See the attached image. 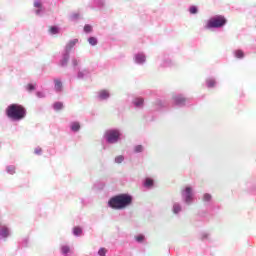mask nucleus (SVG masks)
Segmentation results:
<instances>
[{"mask_svg": "<svg viewBox=\"0 0 256 256\" xmlns=\"http://www.w3.org/2000/svg\"><path fill=\"white\" fill-rule=\"evenodd\" d=\"M6 115L12 121H22V119L27 117V109L21 104H10L6 108Z\"/></svg>", "mask_w": 256, "mask_h": 256, "instance_id": "f257e3e1", "label": "nucleus"}, {"mask_svg": "<svg viewBox=\"0 0 256 256\" xmlns=\"http://www.w3.org/2000/svg\"><path fill=\"white\" fill-rule=\"evenodd\" d=\"M133 198L127 194H120L109 200V206L112 209H125L128 205H131Z\"/></svg>", "mask_w": 256, "mask_h": 256, "instance_id": "f03ea898", "label": "nucleus"}, {"mask_svg": "<svg viewBox=\"0 0 256 256\" xmlns=\"http://www.w3.org/2000/svg\"><path fill=\"white\" fill-rule=\"evenodd\" d=\"M226 24H227V18H225V16L218 15L210 18L206 22V25L204 27L205 29H219Z\"/></svg>", "mask_w": 256, "mask_h": 256, "instance_id": "7ed1b4c3", "label": "nucleus"}, {"mask_svg": "<svg viewBox=\"0 0 256 256\" xmlns=\"http://www.w3.org/2000/svg\"><path fill=\"white\" fill-rule=\"evenodd\" d=\"M106 141L109 143H117L119 141V137H121V133L118 130H108L105 133Z\"/></svg>", "mask_w": 256, "mask_h": 256, "instance_id": "20e7f679", "label": "nucleus"}, {"mask_svg": "<svg viewBox=\"0 0 256 256\" xmlns=\"http://www.w3.org/2000/svg\"><path fill=\"white\" fill-rule=\"evenodd\" d=\"M182 195L186 201V203H191L193 200V189L191 187H186L185 190L182 192Z\"/></svg>", "mask_w": 256, "mask_h": 256, "instance_id": "39448f33", "label": "nucleus"}, {"mask_svg": "<svg viewBox=\"0 0 256 256\" xmlns=\"http://www.w3.org/2000/svg\"><path fill=\"white\" fill-rule=\"evenodd\" d=\"M174 101H175L176 105H183V103H185V101H187V99L181 95H178V96L174 97Z\"/></svg>", "mask_w": 256, "mask_h": 256, "instance_id": "423d86ee", "label": "nucleus"}, {"mask_svg": "<svg viewBox=\"0 0 256 256\" xmlns=\"http://www.w3.org/2000/svg\"><path fill=\"white\" fill-rule=\"evenodd\" d=\"M55 83V91L61 92L63 91V82L61 80H54Z\"/></svg>", "mask_w": 256, "mask_h": 256, "instance_id": "0eeeda50", "label": "nucleus"}, {"mask_svg": "<svg viewBox=\"0 0 256 256\" xmlns=\"http://www.w3.org/2000/svg\"><path fill=\"white\" fill-rule=\"evenodd\" d=\"M0 237H9V229L7 227L3 226L2 228H0Z\"/></svg>", "mask_w": 256, "mask_h": 256, "instance_id": "6e6552de", "label": "nucleus"}, {"mask_svg": "<svg viewBox=\"0 0 256 256\" xmlns=\"http://www.w3.org/2000/svg\"><path fill=\"white\" fill-rule=\"evenodd\" d=\"M79 129H81V124H79V122H72L71 123V130L74 132L79 131Z\"/></svg>", "mask_w": 256, "mask_h": 256, "instance_id": "1a4fd4ad", "label": "nucleus"}, {"mask_svg": "<svg viewBox=\"0 0 256 256\" xmlns=\"http://www.w3.org/2000/svg\"><path fill=\"white\" fill-rule=\"evenodd\" d=\"M100 99H109V92L107 90H101L99 92Z\"/></svg>", "mask_w": 256, "mask_h": 256, "instance_id": "9d476101", "label": "nucleus"}, {"mask_svg": "<svg viewBox=\"0 0 256 256\" xmlns=\"http://www.w3.org/2000/svg\"><path fill=\"white\" fill-rule=\"evenodd\" d=\"M78 41H79V40H77V39H74V40L70 41V42L67 44V46H66L67 51H71V49H73V46H74V45H77V42H78Z\"/></svg>", "mask_w": 256, "mask_h": 256, "instance_id": "9b49d317", "label": "nucleus"}, {"mask_svg": "<svg viewBox=\"0 0 256 256\" xmlns=\"http://www.w3.org/2000/svg\"><path fill=\"white\" fill-rule=\"evenodd\" d=\"M234 55L237 59H243V57H245V53H243L242 50H236Z\"/></svg>", "mask_w": 256, "mask_h": 256, "instance_id": "f8f14e48", "label": "nucleus"}, {"mask_svg": "<svg viewBox=\"0 0 256 256\" xmlns=\"http://www.w3.org/2000/svg\"><path fill=\"white\" fill-rule=\"evenodd\" d=\"M136 63H145V55L143 54L136 55Z\"/></svg>", "mask_w": 256, "mask_h": 256, "instance_id": "ddd939ff", "label": "nucleus"}, {"mask_svg": "<svg viewBox=\"0 0 256 256\" xmlns=\"http://www.w3.org/2000/svg\"><path fill=\"white\" fill-rule=\"evenodd\" d=\"M49 31L52 35H57V33H59V28H57L56 26H51L49 28Z\"/></svg>", "mask_w": 256, "mask_h": 256, "instance_id": "4468645a", "label": "nucleus"}, {"mask_svg": "<svg viewBox=\"0 0 256 256\" xmlns=\"http://www.w3.org/2000/svg\"><path fill=\"white\" fill-rule=\"evenodd\" d=\"M134 105H135L136 107H141V105H143V98H136V99L134 100Z\"/></svg>", "mask_w": 256, "mask_h": 256, "instance_id": "2eb2a0df", "label": "nucleus"}, {"mask_svg": "<svg viewBox=\"0 0 256 256\" xmlns=\"http://www.w3.org/2000/svg\"><path fill=\"white\" fill-rule=\"evenodd\" d=\"M54 109L55 111H61V109H63V104L61 102L54 103Z\"/></svg>", "mask_w": 256, "mask_h": 256, "instance_id": "dca6fc26", "label": "nucleus"}, {"mask_svg": "<svg viewBox=\"0 0 256 256\" xmlns=\"http://www.w3.org/2000/svg\"><path fill=\"white\" fill-rule=\"evenodd\" d=\"M34 7H36L37 9H43V4L41 3V0H35Z\"/></svg>", "mask_w": 256, "mask_h": 256, "instance_id": "f3484780", "label": "nucleus"}, {"mask_svg": "<svg viewBox=\"0 0 256 256\" xmlns=\"http://www.w3.org/2000/svg\"><path fill=\"white\" fill-rule=\"evenodd\" d=\"M73 233H74V235L79 236V235H81V233H83V230L80 227H75L73 229Z\"/></svg>", "mask_w": 256, "mask_h": 256, "instance_id": "a211bd4d", "label": "nucleus"}, {"mask_svg": "<svg viewBox=\"0 0 256 256\" xmlns=\"http://www.w3.org/2000/svg\"><path fill=\"white\" fill-rule=\"evenodd\" d=\"M144 185H145L146 187H153V179L147 178V179L145 180Z\"/></svg>", "mask_w": 256, "mask_h": 256, "instance_id": "6ab92c4d", "label": "nucleus"}, {"mask_svg": "<svg viewBox=\"0 0 256 256\" xmlns=\"http://www.w3.org/2000/svg\"><path fill=\"white\" fill-rule=\"evenodd\" d=\"M61 251L64 255H67V253H69L71 249L69 248V246H62Z\"/></svg>", "mask_w": 256, "mask_h": 256, "instance_id": "aec40b11", "label": "nucleus"}, {"mask_svg": "<svg viewBox=\"0 0 256 256\" xmlns=\"http://www.w3.org/2000/svg\"><path fill=\"white\" fill-rule=\"evenodd\" d=\"M88 42H89L90 45L95 46V45H97V38H95V37H90V38L88 39Z\"/></svg>", "mask_w": 256, "mask_h": 256, "instance_id": "412c9836", "label": "nucleus"}, {"mask_svg": "<svg viewBox=\"0 0 256 256\" xmlns=\"http://www.w3.org/2000/svg\"><path fill=\"white\" fill-rule=\"evenodd\" d=\"M181 211V206L179 204H175L173 206V213L177 214Z\"/></svg>", "mask_w": 256, "mask_h": 256, "instance_id": "4be33fe9", "label": "nucleus"}, {"mask_svg": "<svg viewBox=\"0 0 256 256\" xmlns=\"http://www.w3.org/2000/svg\"><path fill=\"white\" fill-rule=\"evenodd\" d=\"M85 33H91L93 31V27L91 25L84 26Z\"/></svg>", "mask_w": 256, "mask_h": 256, "instance_id": "5701e85b", "label": "nucleus"}, {"mask_svg": "<svg viewBox=\"0 0 256 256\" xmlns=\"http://www.w3.org/2000/svg\"><path fill=\"white\" fill-rule=\"evenodd\" d=\"M69 62V56H65L62 61H61V66L65 67V65H67V63Z\"/></svg>", "mask_w": 256, "mask_h": 256, "instance_id": "b1692460", "label": "nucleus"}, {"mask_svg": "<svg viewBox=\"0 0 256 256\" xmlns=\"http://www.w3.org/2000/svg\"><path fill=\"white\" fill-rule=\"evenodd\" d=\"M206 83H207V87H215L214 79H208Z\"/></svg>", "mask_w": 256, "mask_h": 256, "instance_id": "393cba45", "label": "nucleus"}, {"mask_svg": "<svg viewBox=\"0 0 256 256\" xmlns=\"http://www.w3.org/2000/svg\"><path fill=\"white\" fill-rule=\"evenodd\" d=\"M135 153H141L143 151V146L142 145H137L134 147Z\"/></svg>", "mask_w": 256, "mask_h": 256, "instance_id": "a878e982", "label": "nucleus"}, {"mask_svg": "<svg viewBox=\"0 0 256 256\" xmlns=\"http://www.w3.org/2000/svg\"><path fill=\"white\" fill-rule=\"evenodd\" d=\"M136 241H138V243H143V241H145V236L143 235H138L135 237Z\"/></svg>", "mask_w": 256, "mask_h": 256, "instance_id": "bb28decb", "label": "nucleus"}, {"mask_svg": "<svg viewBox=\"0 0 256 256\" xmlns=\"http://www.w3.org/2000/svg\"><path fill=\"white\" fill-rule=\"evenodd\" d=\"M124 160L125 158L120 155L115 158V163H123Z\"/></svg>", "mask_w": 256, "mask_h": 256, "instance_id": "cd10ccee", "label": "nucleus"}, {"mask_svg": "<svg viewBox=\"0 0 256 256\" xmlns=\"http://www.w3.org/2000/svg\"><path fill=\"white\" fill-rule=\"evenodd\" d=\"M98 254L100 256H105L107 254V249L105 248H100L99 251H98Z\"/></svg>", "mask_w": 256, "mask_h": 256, "instance_id": "c85d7f7f", "label": "nucleus"}, {"mask_svg": "<svg viewBox=\"0 0 256 256\" xmlns=\"http://www.w3.org/2000/svg\"><path fill=\"white\" fill-rule=\"evenodd\" d=\"M26 89H27V91H35V85H33V84H28V85L26 86Z\"/></svg>", "mask_w": 256, "mask_h": 256, "instance_id": "c756f323", "label": "nucleus"}, {"mask_svg": "<svg viewBox=\"0 0 256 256\" xmlns=\"http://www.w3.org/2000/svg\"><path fill=\"white\" fill-rule=\"evenodd\" d=\"M197 7H195V6H191L190 7V13L192 14V15H195L196 13H197Z\"/></svg>", "mask_w": 256, "mask_h": 256, "instance_id": "7c9ffc66", "label": "nucleus"}, {"mask_svg": "<svg viewBox=\"0 0 256 256\" xmlns=\"http://www.w3.org/2000/svg\"><path fill=\"white\" fill-rule=\"evenodd\" d=\"M211 194H204L203 201H211Z\"/></svg>", "mask_w": 256, "mask_h": 256, "instance_id": "2f4dec72", "label": "nucleus"}, {"mask_svg": "<svg viewBox=\"0 0 256 256\" xmlns=\"http://www.w3.org/2000/svg\"><path fill=\"white\" fill-rule=\"evenodd\" d=\"M8 173H10L11 175H13V173H15V167H13V166L8 167Z\"/></svg>", "mask_w": 256, "mask_h": 256, "instance_id": "473e14b6", "label": "nucleus"}, {"mask_svg": "<svg viewBox=\"0 0 256 256\" xmlns=\"http://www.w3.org/2000/svg\"><path fill=\"white\" fill-rule=\"evenodd\" d=\"M34 153H35L36 155H41V148L35 149Z\"/></svg>", "mask_w": 256, "mask_h": 256, "instance_id": "72a5a7b5", "label": "nucleus"}, {"mask_svg": "<svg viewBox=\"0 0 256 256\" xmlns=\"http://www.w3.org/2000/svg\"><path fill=\"white\" fill-rule=\"evenodd\" d=\"M41 9L42 8H38V10H36V15H40L41 14Z\"/></svg>", "mask_w": 256, "mask_h": 256, "instance_id": "f704fd0d", "label": "nucleus"}, {"mask_svg": "<svg viewBox=\"0 0 256 256\" xmlns=\"http://www.w3.org/2000/svg\"><path fill=\"white\" fill-rule=\"evenodd\" d=\"M73 65H74V67H77V65H78V62H77V60H73Z\"/></svg>", "mask_w": 256, "mask_h": 256, "instance_id": "c9c22d12", "label": "nucleus"}]
</instances>
